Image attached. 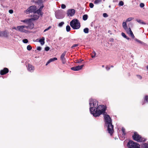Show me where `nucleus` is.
<instances>
[{"label":"nucleus","instance_id":"obj_1","mask_svg":"<svg viewBox=\"0 0 148 148\" xmlns=\"http://www.w3.org/2000/svg\"><path fill=\"white\" fill-rule=\"evenodd\" d=\"M89 101L90 111L93 116H99L105 112L106 107L103 105L98 106V101L96 99H90Z\"/></svg>","mask_w":148,"mask_h":148},{"label":"nucleus","instance_id":"obj_2","mask_svg":"<svg viewBox=\"0 0 148 148\" xmlns=\"http://www.w3.org/2000/svg\"><path fill=\"white\" fill-rule=\"evenodd\" d=\"M105 121V125L107 127L108 133L111 135L113 132V125H112V121L109 115L105 114L104 116Z\"/></svg>","mask_w":148,"mask_h":148},{"label":"nucleus","instance_id":"obj_3","mask_svg":"<svg viewBox=\"0 0 148 148\" xmlns=\"http://www.w3.org/2000/svg\"><path fill=\"white\" fill-rule=\"evenodd\" d=\"M70 24L71 27L73 29H78L80 27V23L77 19H73L70 22Z\"/></svg>","mask_w":148,"mask_h":148},{"label":"nucleus","instance_id":"obj_4","mask_svg":"<svg viewBox=\"0 0 148 148\" xmlns=\"http://www.w3.org/2000/svg\"><path fill=\"white\" fill-rule=\"evenodd\" d=\"M132 137L134 140L138 142H143L146 140L145 138L142 137L136 132H134Z\"/></svg>","mask_w":148,"mask_h":148},{"label":"nucleus","instance_id":"obj_5","mask_svg":"<svg viewBox=\"0 0 148 148\" xmlns=\"http://www.w3.org/2000/svg\"><path fill=\"white\" fill-rule=\"evenodd\" d=\"M127 146L129 148H140L139 144L132 140L128 142Z\"/></svg>","mask_w":148,"mask_h":148},{"label":"nucleus","instance_id":"obj_6","mask_svg":"<svg viewBox=\"0 0 148 148\" xmlns=\"http://www.w3.org/2000/svg\"><path fill=\"white\" fill-rule=\"evenodd\" d=\"M18 31L21 32L27 33L28 31L27 30V27L25 25H20L17 26Z\"/></svg>","mask_w":148,"mask_h":148},{"label":"nucleus","instance_id":"obj_7","mask_svg":"<svg viewBox=\"0 0 148 148\" xmlns=\"http://www.w3.org/2000/svg\"><path fill=\"white\" fill-rule=\"evenodd\" d=\"M36 10V7L35 5L30 6L25 11V12L28 13L33 12L35 13V10Z\"/></svg>","mask_w":148,"mask_h":148},{"label":"nucleus","instance_id":"obj_8","mask_svg":"<svg viewBox=\"0 0 148 148\" xmlns=\"http://www.w3.org/2000/svg\"><path fill=\"white\" fill-rule=\"evenodd\" d=\"M32 21L31 19H29V20L27 24V25L26 26L27 27V29H32L34 28V24Z\"/></svg>","mask_w":148,"mask_h":148},{"label":"nucleus","instance_id":"obj_9","mask_svg":"<svg viewBox=\"0 0 148 148\" xmlns=\"http://www.w3.org/2000/svg\"><path fill=\"white\" fill-rule=\"evenodd\" d=\"M56 17L57 19H62L63 18V16L62 15V12L61 11L58 10L55 13Z\"/></svg>","mask_w":148,"mask_h":148},{"label":"nucleus","instance_id":"obj_10","mask_svg":"<svg viewBox=\"0 0 148 148\" xmlns=\"http://www.w3.org/2000/svg\"><path fill=\"white\" fill-rule=\"evenodd\" d=\"M44 7V6L43 5L41 6L39 9L37 10H35V14H37L39 16V15L42 16L43 14V13L42 11Z\"/></svg>","mask_w":148,"mask_h":148},{"label":"nucleus","instance_id":"obj_11","mask_svg":"<svg viewBox=\"0 0 148 148\" xmlns=\"http://www.w3.org/2000/svg\"><path fill=\"white\" fill-rule=\"evenodd\" d=\"M75 10L74 9H69L67 12L68 16H72L75 14Z\"/></svg>","mask_w":148,"mask_h":148},{"label":"nucleus","instance_id":"obj_12","mask_svg":"<svg viewBox=\"0 0 148 148\" xmlns=\"http://www.w3.org/2000/svg\"><path fill=\"white\" fill-rule=\"evenodd\" d=\"M84 65L81 66H78L75 67L71 68V69L74 71H78L81 70L82 68L83 67Z\"/></svg>","mask_w":148,"mask_h":148},{"label":"nucleus","instance_id":"obj_13","mask_svg":"<svg viewBox=\"0 0 148 148\" xmlns=\"http://www.w3.org/2000/svg\"><path fill=\"white\" fill-rule=\"evenodd\" d=\"M66 53V51H64L61 55L60 57V59L62 61V63L63 64H64L66 62V60L64 58V56H65Z\"/></svg>","mask_w":148,"mask_h":148},{"label":"nucleus","instance_id":"obj_14","mask_svg":"<svg viewBox=\"0 0 148 148\" xmlns=\"http://www.w3.org/2000/svg\"><path fill=\"white\" fill-rule=\"evenodd\" d=\"M8 69L6 68H5L3 70H1L0 73L1 75H4L8 73Z\"/></svg>","mask_w":148,"mask_h":148},{"label":"nucleus","instance_id":"obj_15","mask_svg":"<svg viewBox=\"0 0 148 148\" xmlns=\"http://www.w3.org/2000/svg\"><path fill=\"white\" fill-rule=\"evenodd\" d=\"M27 69L29 71L32 72L34 71V68L33 66L32 65L28 64V66H27Z\"/></svg>","mask_w":148,"mask_h":148},{"label":"nucleus","instance_id":"obj_16","mask_svg":"<svg viewBox=\"0 0 148 148\" xmlns=\"http://www.w3.org/2000/svg\"><path fill=\"white\" fill-rule=\"evenodd\" d=\"M32 18H30L32 21L36 20H37L39 17V16L38 14H36L34 13L33 15H32Z\"/></svg>","mask_w":148,"mask_h":148},{"label":"nucleus","instance_id":"obj_17","mask_svg":"<svg viewBox=\"0 0 148 148\" xmlns=\"http://www.w3.org/2000/svg\"><path fill=\"white\" fill-rule=\"evenodd\" d=\"M1 36L4 37H7L8 36L9 33L6 30L4 31H2Z\"/></svg>","mask_w":148,"mask_h":148},{"label":"nucleus","instance_id":"obj_18","mask_svg":"<svg viewBox=\"0 0 148 148\" xmlns=\"http://www.w3.org/2000/svg\"><path fill=\"white\" fill-rule=\"evenodd\" d=\"M126 22H123L122 24V26L123 28L125 29L127 32V33H128V32H127V25L126 24Z\"/></svg>","mask_w":148,"mask_h":148},{"label":"nucleus","instance_id":"obj_19","mask_svg":"<svg viewBox=\"0 0 148 148\" xmlns=\"http://www.w3.org/2000/svg\"><path fill=\"white\" fill-rule=\"evenodd\" d=\"M127 32H128V34H130L131 36V37L132 38H134V34H133V32H132L131 30V29L130 28H128V29H127Z\"/></svg>","mask_w":148,"mask_h":148},{"label":"nucleus","instance_id":"obj_20","mask_svg":"<svg viewBox=\"0 0 148 148\" xmlns=\"http://www.w3.org/2000/svg\"><path fill=\"white\" fill-rule=\"evenodd\" d=\"M45 38L43 37H42V38L38 40V42L40 43L42 45H44L45 44Z\"/></svg>","mask_w":148,"mask_h":148},{"label":"nucleus","instance_id":"obj_21","mask_svg":"<svg viewBox=\"0 0 148 148\" xmlns=\"http://www.w3.org/2000/svg\"><path fill=\"white\" fill-rule=\"evenodd\" d=\"M121 131H122V132L123 133V134H122V136H123V137L125 138V136L126 134L125 132V129L123 127H122Z\"/></svg>","mask_w":148,"mask_h":148},{"label":"nucleus","instance_id":"obj_22","mask_svg":"<svg viewBox=\"0 0 148 148\" xmlns=\"http://www.w3.org/2000/svg\"><path fill=\"white\" fill-rule=\"evenodd\" d=\"M136 21L138 23L141 24L145 25L146 24L145 22H143L142 20H141L137 19H136Z\"/></svg>","mask_w":148,"mask_h":148},{"label":"nucleus","instance_id":"obj_23","mask_svg":"<svg viewBox=\"0 0 148 148\" xmlns=\"http://www.w3.org/2000/svg\"><path fill=\"white\" fill-rule=\"evenodd\" d=\"M142 148H148V143H145L143 144Z\"/></svg>","mask_w":148,"mask_h":148},{"label":"nucleus","instance_id":"obj_24","mask_svg":"<svg viewBox=\"0 0 148 148\" xmlns=\"http://www.w3.org/2000/svg\"><path fill=\"white\" fill-rule=\"evenodd\" d=\"M42 2V0H37L35 2V3L38 5H40Z\"/></svg>","mask_w":148,"mask_h":148},{"label":"nucleus","instance_id":"obj_25","mask_svg":"<svg viewBox=\"0 0 148 148\" xmlns=\"http://www.w3.org/2000/svg\"><path fill=\"white\" fill-rule=\"evenodd\" d=\"M135 40L136 41V42H138V43L142 44L143 45H146V44L144 43V42H142L141 41H140L139 40H138V39L137 38H135Z\"/></svg>","mask_w":148,"mask_h":148},{"label":"nucleus","instance_id":"obj_26","mask_svg":"<svg viewBox=\"0 0 148 148\" xmlns=\"http://www.w3.org/2000/svg\"><path fill=\"white\" fill-rule=\"evenodd\" d=\"M121 35L122 36H123L124 38H125L126 39H127V40H129V37H127L126 35L125 34L123 33V32H122L121 33Z\"/></svg>","mask_w":148,"mask_h":148},{"label":"nucleus","instance_id":"obj_27","mask_svg":"<svg viewBox=\"0 0 148 148\" xmlns=\"http://www.w3.org/2000/svg\"><path fill=\"white\" fill-rule=\"evenodd\" d=\"M84 32L86 34H88L89 32V29L88 28H85L83 30Z\"/></svg>","mask_w":148,"mask_h":148},{"label":"nucleus","instance_id":"obj_28","mask_svg":"<svg viewBox=\"0 0 148 148\" xmlns=\"http://www.w3.org/2000/svg\"><path fill=\"white\" fill-rule=\"evenodd\" d=\"M144 102L148 103V96H145L144 98Z\"/></svg>","mask_w":148,"mask_h":148},{"label":"nucleus","instance_id":"obj_29","mask_svg":"<svg viewBox=\"0 0 148 148\" xmlns=\"http://www.w3.org/2000/svg\"><path fill=\"white\" fill-rule=\"evenodd\" d=\"M101 1V0H95L94 1V3L96 4H98L100 3Z\"/></svg>","mask_w":148,"mask_h":148},{"label":"nucleus","instance_id":"obj_30","mask_svg":"<svg viewBox=\"0 0 148 148\" xmlns=\"http://www.w3.org/2000/svg\"><path fill=\"white\" fill-rule=\"evenodd\" d=\"M57 60V58H53L50 59L49 60V62L50 63L51 62H53L55 60Z\"/></svg>","mask_w":148,"mask_h":148},{"label":"nucleus","instance_id":"obj_31","mask_svg":"<svg viewBox=\"0 0 148 148\" xmlns=\"http://www.w3.org/2000/svg\"><path fill=\"white\" fill-rule=\"evenodd\" d=\"M88 16L87 14H84L83 16V19L84 21L86 20L88 18Z\"/></svg>","mask_w":148,"mask_h":148},{"label":"nucleus","instance_id":"obj_32","mask_svg":"<svg viewBox=\"0 0 148 148\" xmlns=\"http://www.w3.org/2000/svg\"><path fill=\"white\" fill-rule=\"evenodd\" d=\"M134 19V18L133 17H130L127 18L126 20V22H129L131 21L132 20Z\"/></svg>","mask_w":148,"mask_h":148},{"label":"nucleus","instance_id":"obj_33","mask_svg":"<svg viewBox=\"0 0 148 148\" xmlns=\"http://www.w3.org/2000/svg\"><path fill=\"white\" fill-rule=\"evenodd\" d=\"M66 31L67 32H69L71 29L70 26L69 25H68L66 26Z\"/></svg>","mask_w":148,"mask_h":148},{"label":"nucleus","instance_id":"obj_34","mask_svg":"<svg viewBox=\"0 0 148 148\" xmlns=\"http://www.w3.org/2000/svg\"><path fill=\"white\" fill-rule=\"evenodd\" d=\"M96 56V53L95 51H93L91 54V56L92 58L95 57Z\"/></svg>","mask_w":148,"mask_h":148},{"label":"nucleus","instance_id":"obj_35","mask_svg":"<svg viewBox=\"0 0 148 148\" xmlns=\"http://www.w3.org/2000/svg\"><path fill=\"white\" fill-rule=\"evenodd\" d=\"M29 20V19H26L23 20H21V22H23V23H25V24H27V23H28V21Z\"/></svg>","mask_w":148,"mask_h":148},{"label":"nucleus","instance_id":"obj_36","mask_svg":"<svg viewBox=\"0 0 148 148\" xmlns=\"http://www.w3.org/2000/svg\"><path fill=\"white\" fill-rule=\"evenodd\" d=\"M64 24V23L63 22H62L58 24V26L59 27H61Z\"/></svg>","mask_w":148,"mask_h":148},{"label":"nucleus","instance_id":"obj_37","mask_svg":"<svg viewBox=\"0 0 148 148\" xmlns=\"http://www.w3.org/2000/svg\"><path fill=\"white\" fill-rule=\"evenodd\" d=\"M123 5L124 3L122 1H120L119 3V5L120 6H123Z\"/></svg>","mask_w":148,"mask_h":148},{"label":"nucleus","instance_id":"obj_38","mask_svg":"<svg viewBox=\"0 0 148 148\" xmlns=\"http://www.w3.org/2000/svg\"><path fill=\"white\" fill-rule=\"evenodd\" d=\"M32 49V47L30 45H28L27 46V50H28L29 51H30Z\"/></svg>","mask_w":148,"mask_h":148},{"label":"nucleus","instance_id":"obj_39","mask_svg":"<svg viewBox=\"0 0 148 148\" xmlns=\"http://www.w3.org/2000/svg\"><path fill=\"white\" fill-rule=\"evenodd\" d=\"M51 28V26H49L46 29H45L44 30V32H46L47 31H48Z\"/></svg>","mask_w":148,"mask_h":148},{"label":"nucleus","instance_id":"obj_40","mask_svg":"<svg viewBox=\"0 0 148 148\" xmlns=\"http://www.w3.org/2000/svg\"><path fill=\"white\" fill-rule=\"evenodd\" d=\"M61 8L62 9H64L66 8V6L64 4H62L61 5Z\"/></svg>","mask_w":148,"mask_h":148},{"label":"nucleus","instance_id":"obj_41","mask_svg":"<svg viewBox=\"0 0 148 148\" xmlns=\"http://www.w3.org/2000/svg\"><path fill=\"white\" fill-rule=\"evenodd\" d=\"M23 43H27L28 42V40L27 39H25L23 40Z\"/></svg>","mask_w":148,"mask_h":148},{"label":"nucleus","instance_id":"obj_42","mask_svg":"<svg viewBox=\"0 0 148 148\" xmlns=\"http://www.w3.org/2000/svg\"><path fill=\"white\" fill-rule=\"evenodd\" d=\"M83 60L80 59L79 60H78L76 63H81L82 61H83Z\"/></svg>","mask_w":148,"mask_h":148},{"label":"nucleus","instance_id":"obj_43","mask_svg":"<svg viewBox=\"0 0 148 148\" xmlns=\"http://www.w3.org/2000/svg\"><path fill=\"white\" fill-rule=\"evenodd\" d=\"M89 6H90V8H92L94 7V5H93V3H90V4H89Z\"/></svg>","mask_w":148,"mask_h":148},{"label":"nucleus","instance_id":"obj_44","mask_svg":"<svg viewBox=\"0 0 148 148\" xmlns=\"http://www.w3.org/2000/svg\"><path fill=\"white\" fill-rule=\"evenodd\" d=\"M103 16L104 17H107L108 16V14L106 13H103Z\"/></svg>","mask_w":148,"mask_h":148},{"label":"nucleus","instance_id":"obj_45","mask_svg":"<svg viewBox=\"0 0 148 148\" xmlns=\"http://www.w3.org/2000/svg\"><path fill=\"white\" fill-rule=\"evenodd\" d=\"M144 4L143 3H141L140 4V6L141 8H143L144 6Z\"/></svg>","mask_w":148,"mask_h":148},{"label":"nucleus","instance_id":"obj_46","mask_svg":"<svg viewBox=\"0 0 148 148\" xmlns=\"http://www.w3.org/2000/svg\"><path fill=\"white\" fill-rule=\"evenodd\" d=\"M49 47H47L45 48V50L46 51H48L49 49Z\"/></svg>","mask_w":148,"mask_h":148},{"label":"nucleus","instance_id":"obj_47","mask_svg":"<svg viewBox=\"0 0 148 148\" xmlns=\"http://www.w3.org/2000/svg\"><path fill=\"white\" fill-rule=\"evenodd\" d=\"M78 45H79L78 44H74L71 47V48H73L74 47L78 46Z\"/></svg>","mask_w":148,"mask_h":148},{"label":"nucleus","instance_id":"obj_48","mask_svg":"<svg viewBox=\"0 0 148 148\" xmlns=\"http://www.w3.org/2000/svg\"><path fill=\"white\" fill-rule=\"evenodd\" d=\"M137 77L138 79H141L142 78V77L140 75H137Z\"/></svg>","mask_w":148,"mask_h":148},{"label":"nucleus","instance_id":"obj_49","mask_svg":"<svg viewBox=\"0 0 148 148\" xmlns=\"http://www.w3.org/2000/svg\"><path fill=\"white\" fill-rule=\"evenodd\" d=\"M9 12L11 14H12L13 12V10H9Z\"/></svg>","mask_w":148,"mask_h":148},{"label":"nucleus","instance_id":"obj_50","mask_svg":"<svg viewBox=\"0 0 148 148\" xmlns=\"http://www.w3.org/2000/svg\"><path fill=\"white\" fill-rule=\"evenodd\" d=\"M41 47H38L37 48V50L38 51H40L41 50Z\"/></svg>","mask_w":148,"mask_h":148},{"label":"nucleus","instance_id":"obj_51","mask_svg":"<svg viewBox=\"0 0 148 148\" xmlns=\"http://www.w3.org/2000/svg\"><path fill=\"white\" fill-rule=\"evenodd\" d=\"M106 69L107 70V71H108L109 70H110V68L109 67H108V66H107L106 67Z\"/></svg>","mask_w":148,"mask_h":148},{"label":"nucleus","instance_id":"obj_52","mask_svg":"<svg viewBox=\"0 0 148 148\" xmlns=\"http://www.w3.org/2000/svg\"><path fill=\"white\" fill-rule=\"evenodd\" d=\"M12 29H14L18 31V29H17V27H12Z\"/></svg>","mask_w":148,"mask_h":148},{"label":"nucleus","instance_id":"obj_53","mask_svg":"<svg viewBox=\"0 0 148 148\" xmlns=\"http://www.w3.org/2000/svg\"><path fill=\"white\" fill-rule=\"evenodd\" d=\"M49 63H50V62H49V60H48V61L46 63V65H47Z\"/></svg>","mask_w":148,"mask_h":148},{"label":"nucleus","instance_id":"obj_54","mask_svg":"<svg viewBox=\"0 0 148 148\" xmlns=\"http://www.w3.org/2000/svg\"><path fill=\"white\" fill-rule=\"evenodd\" d=\"M2 31L0 30V37L1 36V34H2Z\"/></svg>","mask_w":148,"mask_h":148},{"label":"nucleus","instance_id":"obj_55","mask_svg":"<svg viewBox=\"0 0 148 148\" xmlns=\"http://www.w3.org/2000/svg\"><path fill=\"white\" fill-rule=\"evenodd\" d=\"M113 2H118V0H115V1H114V0L113 1Z\"/></svg>","mask_w":148,"mask_h":148},{"label":"nucleus","instance_id":"obj_56","mask_svg":"<svg viewBox=\"0 0 148 148\" xmlns=\"http://www.w3.org/2000/svg\"><path fill=\"white\" fill-rule=\"evenodd\" d=\"M147 69V70L148 71V65L146 66Z\"/></svg>","mask_w":148,"mask_h":148},{"label":"nucleus","instance_id":"obj_57","mask_svg":"<svg viewBox=\"0 0 148 148\" xmlns=\"http://www.w3.org/2000/svg\"><path fill=\"white\" fill-rule=\"evenodd\" d=\"M61 38H62L61 37H60L59 38V40H61Z\"/></svg>","mask_w":148,"mask_h":148},{"label":"nucleus","instance_id":"obj_58","mask_svg":"<svg viewBox=\"0 0 148 148\" xmlns=\"http://www.w3.org/2000/svg\"><path fill=\"white\" fill-rule=\"evenodd\" d=\"M109 8H110L111 7V6L110 5H109Z\"/></svg>","mask_w":148,"mask_h":148},{"label":"nucleus","instance_id":"obj_59","mask_svg":"<svg viewBox=\"0 0 148 148\" xmlns=\"http://www.w3.org/2000/svg\"><path fill=\"white\" fill-rule=\"evenodd\" d=\"M102 67H104V65H102Z\"/></svg>","mask_w":148,"mask_h":148},{"label":"nucleus","instance_id":"obj_60","mask_svg":"<svg viewBox=\"0 0 148 148\" xmlns=\"http://www.w3.org/2000/svg\"><path fill=\"white\" fill-rule=\"evenodd\" d=\"M113 67V66H111V67Z\"/></svg>","mask_w":148,"mask_h":148},{"label":"nucleus","instance_id":"obj_61","mask_svg":"<svg viewBox=\"0 0 148 148\" xmlns=\"http://www.w3.org/2000/svg\"><path fill=\"white\" fill-rule=\"evenodd\" d=\"M103 1H105V0H103Z\"/></svg>","mask_w":148,"mask_h":148}]
</instances>
